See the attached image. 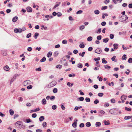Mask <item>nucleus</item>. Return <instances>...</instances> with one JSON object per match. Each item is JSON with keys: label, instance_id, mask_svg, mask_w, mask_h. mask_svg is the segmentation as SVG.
I'll return each mask as SVG.
<instances>
[{"label": "nucleus", "instance_id": "obj_1", "mask_svg": "<svg viewBox=\"0 0 132 132\" xmlns=\"http://www.w3.org/2000/svg\"><path fill=\"white\" fill-rule=\"evenodd\" d=\"M119 19L120 21H124L128 19V17L126 15H122L121 17H119Z\"/></svg>", "mask_w": 132, "mask_h": 132}, {"label": "nucleus", "instance_id": "obj_2", "mask_svg": "<svg viewBox=\"0 0 132 132\" xmlns=\"http://www.w3.org/2000/svg\"><path fill=\"white\" fill-rule=\"evenodd\" d=\"M109 112L110 113L112 114L117 115L118 114L117 111L114 109H111L109 110Z\"/></svg>", "mask_w": 132, "mask_h": 132}, {"label": "nucleus", "instance_id": "obj_3", "mask_svg": "<svg viewBox=\"0 0 132 132\" xmlns=\"http://www.w3.org/2000/svg\"><path fill=\"white\" fill-rule=\"evenodd\" d=\"M127 97V96L124 95H122L121 97V99L122 101V102L123 103L124 102V100H126Z\"/></svg>", "mask_w": 132, "mask_h": 132}, {"label": "nucleus", "instance_id": "obj_4", "mask_svg": "<svg viewBox=\"0 0 132 132\" xmlns=\"http://www.w3.org/2000/svg\"><path fill=\"white\" fill-rule=\"evenodd\" d=\"M77 121V120L76 119L75 120V121L72 124V126L74 128L76 127Z\"/></svg>", "mask_w": 132, "mask_h": 132}, {"label": "nucleus", "instance_id": "obj_5", "mask_svg": "<svg viewBox=\"0 0 132 132\" xmlns=\"http://www.w3.org/2000/svg\"><path fill=\"white\" fill-rule=\"evenodd\" d=\"M105 113V112L104 111L102 110H101L98 113L99 116H102Z\"/></svg>", "mask_w": 132, "mask_h": 132}, {"label": "nucleus", "instance_id": "obj_6", "mask_svg": "<svg viewBox=\"0 0 132 132\" xmlns=\"http://www.w3.org/2000/svg\"><path fill=\"white\" fill-rule=\"evenodd\" d=\"M95 52L97 53L100 54L102 52V50L99 48L96 49L95 51Z\"/></svg>", "mask_w": 132, "mask_h": 132}, {"label": "nucleus", "instance_id": "obj_7", "mask_svg": "<svg viewBox=\"0 0 132 132\" xmlns=\"http://www.w3.org/2000/svg\"><path fill=\"white\" fill-rule=\"evenodd\" d=\"M30 81L29 80L25 81L24 82L23 84L24 86H26L27 85L30 84Z\"/></svg>", "mask_w": 132, "mask_h": 132}, {"label": "nucleus", "instance_id": "obj_8", "mask_svg": "<svg viewBox=\"0 0 132 132\" xmlns=\"http://www.w3.org/2000/svg\"><path fill=\"white\" fill-rule=\"evenodd\" d=\"M27 10L28 12H31L32 11V9L30 7L28 6L27 8Z\"/></svg>", "mask_w": 132, "mask_h": 132}, {"label": "nucleus", "instance_id": "obj_9", "mask_svg": "<svg viewBox=\"0 0 132 132\" xmlns=\"http://www.w3.org/2000/svg\"><path fill=\"white\" fill-rule=\"evenodd\" d=\"M18 19V17L17 16L14 17L12 19V21L14 22H15Z\"/></svg>", "mask_w": 132, "mask_h": 132}, {"label": "nucleus", "instance_id": "obj_10", "mask_svg": "<svg viewBox=\"0 0 132 132\" xmlns=\"http://www.w3.org/2000/svg\"><path fill=\"white\" fill-rule=\"evenodd\" d=\"M3 68L6 71H8L10 69V68L8 65H6Z\"/></svg>", "mask_w": 132, "mask_h": 132}, {"label": "nucleus", "instance_id": "obj_11", "mask_svg": "<svg viewBox=\"0 0 132 132\" xmlns=\"http://www.w3.org/2000/svg\"><path fill=\"white\" fill-rule=\"evenodd\" d=\"M56 3L57 4L55 5L53 7V9H55L57 7L59 6L60 4L61 3L60 2H56Z\"/></svg>", "mask_w": 132, "mask_h": 132}, {"label": "nucleus", "instance_id": "obj_12", "mask_svg": "<svg viewBox=\"0 0 132 132\" xmlns=\"http://www.w3.org/2000/svg\"><path fill=\"white\" fill-rule=\"evenodd\" d=\"M114 49V50H117L118 48V45L117 44H113Z\"/></svg>", "mask_w": 132, "mask_h": 132}, {"label": "nucleus", "instance_id": "obj_13", "mask_svg": "<svg viewBox=\"0 0 132 132\" xmlns=\"http://www.w3.org/2000/svg\"><path fill=\"white\" fill-rule=\"evenodd\" d=\"M22 122L20 121H18L16 122V124H17V126L18 127H20Z\"/></svg>", "mask_w": 132, "mask_h": 132}, {"label": "nucleus", "instance_id": "obj_14", "mask_svg": "<svg viewBox=\"0 0 132 132\" xmlns=\"http://www.w3.org/2000/svg\"><path fill=\"white\" fill-rule=\"evenodd\" d=\"M42 103L43 105H45L46 104V101L45 98H44L42 100Z\"/></svg>", "mask_w": 132, "mask_h": 132}, {"label": "nucleus", "instance_id": "obj_15", "mask_svg": "<svg viewBox=\"0 0 132 132\" xmlns=\"http://www.w3.org/2000/svg\"><path fill=\"white\" fill-rule=\"evenodd\" d=\"M45 119V118L43 116H41L39 118V120L41 122L43 121Z\"/></svg>", "mask_w": 132, "mask_h": 132}, {"label": "nucleus", "instance_id": "obj_16", "mask_svg": "<svg viewBox=\"0 0 132 132\" xmlns=\"http://www.w3.org/2000/svg\"><path fill=\"white\" fill-rule=\"evenodd\" d=\"M82 108V106H75L74 109V110L75 111H77L79 109Z\"/></svg>", "mask_w": 132, "mask_h": 132}, {"label": "nucleus", "instance_id": "obj_17", "mask_svg": "<svg viewBox=\"0 0 132 132\" xmlns=\"http://www.w3.org/2000/svg\"><path fill=\"white\" fill-rule=\"evenodd\" d=\"M52 53L50 51L47 54V56L48 57H50L52 55Z\"/></svg>", "mask_w": 132, "mask_h": 132}, {"label": "nucleus", "instance_id": "obj_18", "mask_svg": "<svg viewBox=\"0 0 132 132\" xmlns=\"http://www.w3.org/2000/svg\"><path fill=\"white\" fill-rule=\"evenodd\" d=\"M101 125V123L100 122H97L96 123L95 125L96 127H99Z\"/></svg>", "mask_w": 132, "mask_h": 132}, {"label": "nucleus", "instance_id": "obj_19", "mask_svg": "<svg viewBox=\"0 0 132 132\" xmlns=\"http://www.w3.org/2000/svg\"><path fill=\"white\" fill-rule=\"evenodd\" d=\"M9 111L10 115L11 116H12L14 113V111L12 109H10L9 110Z\"/></svg>", "mask_w": 132, "mask_h": 132}, {"label": "nucleus", "instance_id": "obj_20", "mask_svg": "<svg viewBox=\"0 0 132 132\" xmlns=\"http://www.w3.org/2000/svg\"><path fill=\"white\" fill-rule=\"evenodd\" d=\"M104 68L106 69H109L111 68V67L107 65H105L104 66Z\"/></svg>", "mask_w": 132, "mask_h": 132}, {"label": "nucleus", "instance_id": "obj_21", "mask_svg": "<svg viewBox=\"0 0 132 132\" xmlns=\"http://www.w3.org/2000/svg\"><path fill=\"white\" fill-rule=\"evenodd\" d=\"M93 39V38L91 36L87 38V40L88 41H91Z\"/></svg>", "mask_w": 132, "mask_h": 132}, {"label": "nucleus", "instance_id": "obj_22", "mask_svg": "<svg viewBox=\"0 0 132 132\" xmlns=\"http://www.w3.org/2000/svg\"><path fill=\"white\" fill-rule=\"evenodd\" d=\"M109 40V39L108 38H106L104 39H103V42L105 43H107Z\"/></svg>", "mask_w": 132, "mask_h": 132}, {"label": "nucleus", "instance_id": "obj_23", "mask_svg": "<svg viewBox=\"0 0 132 132\" xmlns=\"http://www.w3.org/2000/svg\"><path fill=\"white\" fill-rule=\"evenodd\" d=\"M46 60V58L45 57H44L40 61L41 62H45Z\"/></svg>", "mask_w": 132, "mask_h": 132}, {"label": "nucleus", "instance_id": "obj_24", "mask_svg": "<svg viewBox=\"0 0 132 132\" xmlns=\"http://www.w3.org/2000/svg\"><path fill=\"white\" fill-rule=\"evenodd\" d=\"M125 109L127 111H131V109L129 108H128L127 107H126L125 108Z\"/></svg>", "mask_w": 132, "mask_h": 132}, {"label": "nucleus", "instance_id": "obj_25", "mask_svg": "<svg viewBox=\"0 0 132 132\" xmlns=\"http://www.w3.org/2000/svg\"><path fill=\"white\" fill-rule=\"evenodd\" d=\"M100 11L98 10H95L94 11V13L96 14H99L100 13Z\"/></svg>", "mask_w": 132, "mask_h": 132}, {"label": "nucleus", "instance_id": "obj_26", "mask_svg": "<svg viewBox=\"0 0 132 132\" xmlns=\"http://www.w3.org/2000/svg\"><path fill=\"white\" fill-rule=\"evenodd\" d=\"M38 35L39 34L37 32H36L35 33L34 36L35 37V38L36 39L37 38V37L38 36Z\"/></svg>", "mask_w": 132, "mask_h": 132}, {"label": "nucleus", "instance_id": "obj_27", "mask_svg": "<svg viewBox=\"0 0 132 132\" xmlns=\"http://www.w3.org/2000/svg\"><path fill=\"white\" fill-rule=\"evenodd\" d=\"M52 108L53 110H55L57 108V106L55 105H53L52 106Z\"/></svg>", "mask_w": 132, "mask_h": 132}, {"label": "nucleus", "instance_id": "obj_28", "mask_svg": "<svg viewBox=\"0 0 132 132\" xmlns=\"http://www.w3.org/2000/svg\"><path fill=\"white\" fill-rule=\"evenodd\" d=\"M86 125L87 127H89L91 126V124L89 122H88L86 123Z\"/></svg>", "mask_w": 132, "mask_h": 132}, {"label": "nucleus", "instance_id": "obj_29", "mask_svg": "<svg viewBox=\"0 0 132 132\" xmlns=\"http://www.w3.org/2000/svg\"><path fill=\"white\" fill-rule=\"evenodd\" d=\"M85 46V45L83 43L80 44L79 45V47L81 48H83Z\"/></svg>", "mask_w": 132, "mask_h": 132}, {"label": "nucleus", "instance_id": "obj_30", "mask_svg": "<svg viewBox=\"0 0 132 132\" xmlns=\"http://www.w3.org/2000/svg\"><path fill=\"white\" fill-rule=\"evenodd\" d=\"M108 7L107 6H102L101 8V10H105L107 9Z\"/></svg>", "mask_w": 132, "mask_h": 132}, {"label": "nucleus", "instance_id": "obj_31", "mask_svg": "<svg viewBox=\"0 0 132 132\" xmlns=\"http://www.w3.org/2000/svg\"><path fill=\"white\" fill-rule=\"evenodd\" d=\"M83 12V11L82 10H80L78 11L77 12H76V14H80L81 13Z\"/></svg>", "mask_w": 132, "mask_h": 132}, {"label": "nucleus", "instance_id": "obj_32", "mask_svg": "<svg viewBox=\"0 0 132 132\" xmlns=\"http://www.w3.org/2000/svg\"><path fill=\"white\" fill-rule=\"evenodd\" d=\"M51 84L53 86H54L56 85V82L55 81H53L51 83Z\"/></svg>", "mask_w": 132, "mask_h": 132}, {"label": "nucleus", "instance_id": "obj_33", "mask_svg": "<svg viewBox=\"0 0 132 132\" xmlns=\"http://www.w3.org/2000/svg\"><path fill=\"white\" fill-rule=\"evenodd\" d=\"M62 43L63 44H67V41L66 40H62Z\"/></svg>", "mask_w": 132, "mask_h": 132}, {"label": "nucleus", "instance_id": "obj_34", "mask_svg": "<svg viewBox=\"0 0 132 132\" xmlns=\"http://www.w3.org/2000/svg\"><path fill=\"white\" fill-rule=\"evenodd\" d=\"M102 62L103 63H104L105 64H106V63L107 62V61L106 60H105V59L103 58L102 59Z\"/></svg>", "mask_w": 132, "mask_h": 132}, {"label": "nucleus", "instance_id": "obj_35", "mask_svg": "<svg viewBox=\"0 0 132 132\" xmlns=\"http://www.w3.org/2000/svg\"><path fill=\"white\" fill-rule=\"evenodd\" d=\"M79 68H81L82 67V65L81 63H79L77 66Z\"/></svg>", "mask_w": 132, "mask_h": 132}, {"label": "nucleus", "instance_id": "obj_36", "mask_svg": "<svg viewBox=\"0 0 132 132\" xmlns=\"http://www.w3.org/2000/svg\"><path fill=\"white\" fill-rule=\"evenodd\" d=\"M85 100L87 102H89L90 101V99L88 97H86V98Z\"/></svg>", "mask_w": 132, "mask_h": 132}, {"label": "nucleus", "instance_id": "obj_37", "mask_svg": "<svg viewBox=\"0 0 132 132\" xmlns=\"http://www.w3.org/2000/svg\"><path fill=\"white\" fill-rule=\"evenodd\" d=\"M103 122L104 124L106 125H107L110 124V123L109 122H107L106 120L104 121Z\"/></svg>", "mask_w": 132, "mask_h": 132}, {"label": "nucleus", "instance_id": "obj_38", "mask_svg": "<svg viewBox=\"0 0 132 132\" xmlns=\"http://www.w3.org/2000/svg\"><path fill=\"white\" fill-rule=\"evenodd\" d=\"M102 36L101 35H99L97 37V40H100L101 39Z\"/></svg>", "mask_w": 132, "mask_h": 132}, {"label": "nucleus", "instance_id": "obj_39", "mask_svg": "<svg viewBox=\"0 0 132 132\" xmlns=\"http://www.w3.org/2000/svg\"><path fill=\"white\" fill-rule=\"evenodd\" d=\"M99 102V101L98 100L96 99L94 101V103L95 104H97Z\"/></svg>", "mask_w": 132, "mask_h": 132}, {"label": "nucleus", "instance_id": "obj_40", "mask_svg": "<svg viewBox=\"0 0 132 132\" xmlns=\"http://www.w3.org/2000/svg\"><path fill=\"white\" fill-rule=\"evenodd\" d=\"M47 123L46 122H44L42 124V125L44 127H46Z\"/></svg>", "mask_w": 132, "mask_h": 132}, {"label": "nucleus", "instance_id": "obj_41", "mask_svg": "<svg viewBox=\"0 0 132 132\" xmlns=\"http://www.w3.org/2000/svg\"><path fill=\"white\" fill-rule=\"evenodd\" d=\"M130 119H131L130 116H125L124 118V119L125 120H128Z\"/></svg>", "mask_w": 132, "mask_h": 132}, {"label": "nucleus", "instance_id": "obj_42", "mask_svg": "<svg viewBox=\"0 0 132 132\" xmlns=\"http://www.w3.org/2000/svg\"><path fill=\"white\" fill-rule=\"evenodd\" d=\"M19 29H18L15 28L14 29V32L16 33H18Z\"/></svg>", "mask_w": 132, "mask_h": 132}, {"label": "nucleus", "instance_id": "obj_43", "mask_svg": "<svg viewBox=\"0 0 132 132\" xmlns=\"http://www.w3.org/2000/svg\"><path fill=\"white\" fill-rule=\"evenodd\" d=\"M114 35L113 34H111L110 35V37L111 39H113L114 38Z\"/></svg>", "mask_w": 132, "mask_h": 132}, {"label": "nucleus", "instance_id": "obj_44", "mask_svg": "<svg viewBox=\"0 0 132 132\" xmlns=\"http://www.w3.org/2000/svg\"><path fill=\"white\" fill-rule=\"evenodd\" d=\"M57 90L56 88H54L53 90V92L54 93H56L57 92Z\"/></svg>", "mask_w": 132, "mask_h": 132}, {"label": "nucleus", "instance_id": "obj_45", "mask_svg": "<svg viewBox=\"0 0 132 132\" xmlns=\"http://www.w3.org/2000/svg\"><path fill=\"white\" fill-rule=\"evenodd\" d=\"M32 86L31 85H30L28 86L27 87V88L28 89H32Z\"/></svg>", "mask_w": 132, "mask_h": 132}, {"label": "nucleus", "instance_id": "obj_46", "mask_svg": "<svg viewBox=\"0 0 132 132\" xmlns=\"http://www.w3.org/2000/svg\"><path fill=\"white\" fill-rule=\"evenodd\" d=\"M99 96L102 97L103 95V93H99L98 94Z\"/></svg>", "mask_w": 132, "mask_h": 132}, {"label": "nucleus", "instance_id": "obj_47", "mask_svg": "<svg viewBox=\"0 0 132 132\" xmlns=\"http://www.w3.org/2000/svg\"><path fill=\"white\" fill-rule=\"evenodd\" d=\"M85 28V27L84 25H82L80 27V29L82 30L83 29H84Z\"/></svg>", "mask_w": 132, "mask_h": 132}, {"label": "nucleus", "instance_id": "obj_48", "mask_svg": "<svg viewBox=\"0 0 132 132\" xmlns=\"http://www.w3.org/2000/svg\"><path fill=\"white\" fill-rule=\"evenodd\" d=\"M62 65H58L56 66V68H57L61 69L62 68Z\"/></svg>", "mask_w": 132, "mask_h": 132}, {"label": "nucleus", "instance_id": "obj_49", "mask_svg": "<svg viewBox=\"0 0 132 132\" xmlns=\"http://www.w3.org/2000/svg\"><path fill=\"white\" fill-rule=\"evenodd\" d=\"M37 116V114L36 113H33L32 115V117L33 118H35Z\"/></svg>", "mask_w": 132, "mask_h": 132}, {"label": "nucleus", "instance_id": "obj_50", "mask_svg": "<svg viewBox=\"0 0 132 132\" xmlns=\"http://www.w3.org/2000/svg\"><path fill=\"white\" fill-rule=\"evenodd\" d=\"M123 56L124 57V58L122 57V58L121 59L122 60H123L124 59L126 60L127 59L126 57V55L125 54H124L123 55Z\"/></svg>", "mask_w": 132, "mask_h": 132}, {"label": "nucleus", "instance_id": "obj_51", "mask_svg": "<svg viewBox=\"0 0 132 132\" xmlns=\"http://www.w3.org/2000/svg\"><path fill=\"white\" fill-rule=\"evenodd\" d=\"M128 62L129 63H132V58H129L128 60Z\"/></svg>", "mask_w": 132, "mask_h": 132}, {"label": "nucleus", "instance_id": "obj_52", "mask_svg": "<svg viewBox=\"0 0 132 132\" xmlns=\"http://www.w3.org/2000/svg\"><path fill=\"white\" fill-rule=\"evenodd\" d=\"M32 50V48L31 47H29L27 48V50L29 52L31 51Z\"/></svg>", "mask_w": 132, "mask_h": 132}, {"label": "nucleus", "instance_id": "obj_53", "mask_svg": "<svg viewBox=\"0 0 132 132\" xmlns=\"http://www.w3.org/2000/svg\"><path fill=\"white\" fill-rule=\"evenodd\" d=\"M59 53L57 51L55 52L54 53V55L55 56H57Z\"/></svg>", "mask_w": 132, "mask_h": 132}, {"label": "nucleus", "instance_id": "obj_54", "mask_svg": "<svg viewBox=\"0 0 132 132\" xmlns=\"http://www.w3.org/2000/svg\"><path fill=\"white\" fill-rule=\"evenodd\" d=\"M94 59L95 61L97 62V61L100 60V57H98L97 58H95Z\"/></svg>", "mask_w": 132, "mask_h": 132}, {"label": "nucleus", "instance_id": "obj_55", "mask_svg": "<svg viewBox=\"0 0 132 132\" xmlns=\"http://www.w3.org/2000/svg\"><path fill=\"white\" fill-rule=\"evenodd\" d=\"M79 92L80 93V94L82 95H84V93L82 92L81 90H80L79 91Z\"/></svg>", "mask_w": 132, "mask_h": 132}, {"label": "nucleus", "instance_id": "obj_56", "mask_svg": "<svg viewBox=\"0 0 132 132\" xmlns=\"http://www.w3.org/2000/svg\"><path fill=\"white\" fill-rule=\"evenodd\" d=\"M84 124L82 123H80L79 125V127L81 128L84 127Z\"/></svg>", "mask_w": 132, "mask_h": 132}, {"label": "nucleus", "instance_id": "obj_57", "mask_svg": "<svg viewBox=\"0 0 132 132\" xmlns=\"http://www.w3.org/2000/svg\"><path fill=\"white\" fill-rule=\"evenodd\" d=\"M55 97L54 96H52L50 98V99L51 100H53L55 99Z\"/></svg>", "mask_w": 132, "mask_h": 132}, {"label": "nucleus", "instance_id": "obj_58", "mask_svg": "<svg viewBox=\"0 0 132 132\" xmlns=\"http://www.w3.org/2000/svg\"><path fill=\"white\" fill-rule=\"evenodd\" d=\"M31 35V34L30 33H29L27 35L26 37L27 38H29L30 37Z\"/></svg>", "mask_w": 132, "mask_h": 132}, {"label": "nucleus", "instance_id": "obj_59", "mask_svg": "<svg viewBox=\"0 0 132 132\" xmlns=\"http://www.w3.org/2000/svg\"><path fill=\"white\" fill-rule=\"evenodd\" d=\"M84 98L83 97H80L79 98V100L81 101H82L84 100Z\"/></svg>", "mask_w": 132, "mask_h": 132}, {"label": "nucleus", "instance_id": "obj_60", "mask_svg": "<svg viewBox=\"0 0 132 132\" xmlns=\"http://www.w3.org/2000/svg\"><path fill=\"white\" fill-rule=\"evenodd\" d=\"M106 24V23L104 21L101 23V25L103 26H104Z\"/></svg>", "mask_w": 132, "mask_h": 132}, {"label": "nucleus", "instance_id": "obj_61", "mask_svg": "<svg viewBox=\"0 0 132 132\" xmlns=\"http://www.w3.org/2000/svg\"><path fill=\"white\" fill-rule=\"evenodd\" d=\"M93 48L92 47H89L88 49V50L89 51H91L93 50Z\"/></svg>", "mask_w": 132, "mask_h": 132}, {"label": "nucleus", "instance_id": "obj_62", "mask_svg": "<svg viewBox=\"0 0 132 132\" xmlns=\"http://www.w3.org/2000/svg\"><path fill=\"white\" fill-rule=\"evenodd\" d=\"M116 56H113V57L111 58V60L113 61H114L115 60V59L116 58Z\"/></svg>", "mask_w": 132, "mask_h": 132}, {"label": "nucleus", "instance_id": "obj_63", "mask_svg": "<svg viewBox=\"0 0 132 132\" xmlns=\"http://www.w3.org/2000/svg\"><path fill=\"white\" fill-rule=\"evenodd\" d=\"M111 102L112 103H115V100L114 99L112 98L111 100Z\"/></svg>", "mask_w": 132, "mask_h": 132}, {"label": "nucleus", "instance_id": "obj_64", "mask_svg": "<svg viewBox=\"0 0 132 132\" xmlns=\"http://www.w3.org/2000/svg\"><path fill=\"white\" fill-rule=\"evenodd\" d=\"M6 13H9L11 12V10L10 9H7L6 10Z\"/></svg>", "mask_w": 132, "mask_h": 132}]
</instances>
